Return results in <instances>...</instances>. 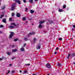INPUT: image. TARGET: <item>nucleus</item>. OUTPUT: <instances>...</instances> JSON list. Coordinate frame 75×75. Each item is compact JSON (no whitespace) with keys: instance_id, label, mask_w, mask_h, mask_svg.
Wrapping results in <instances>:
<instances>
[{"instance_id":"nucleus-1","label":"nucleus","mask_w":75,"mask_h":75,"mask_svg":"<svg viewBox=\"0 0 75 75\" xmlns=\"http://www.w3.org/2000/svg\"><path fill=\"white\" fill-rule=\"evenodd\" d=\"M11 35L9 36V38H11L13 37V36L14 35V33L13 32H11Z\"/></svg>"},{"instance_id":"nucleus-2","label":"nucleus","mask_w":75,"mask_h":75,"mask_svg":"<svg viewBox=\"0 0 75 75\" xmlns=\"http://www.w3.org/2000/svg\"><path fill=\"white\" fill-rule=\"evenodd\" d=\"M15 4H12V6H11V10H14V8H15Z\"/></svg>"},{"instance_id":"nucleus-3","label":"nucleus","mask_w":75,"mask_h":75,"mask_svg":"<svg viewBox=\"0 0 75 75\" xmlns=\"http://www.w3.org/2000/svg\"><path fill=\"white\" fill-rule=\"evenodd\" d=\"M16 15L17 17H21L20 14L19 13H17Z\"/></svg>"},{"instance_id":"nucleus-4","label":"nucleus","mask_w":75,"mask_h":75,"mask_svg":"<svg viewBox=\"0 0 75 75\" xmlns=\"http://www.w3.org/2000/svg\"><path fill=\"white\" fill-rule=\"evenodd\" d=\"M15 2L16 3H17L18 4H21V2L20 0H16Z\"/></svg>"},{"instance_id":"nucleus-5","label":"nucleus","mask_w":75,"mask_h":75,"mask_svg":"<svg viewBox=\"0 0 75 75\" xmlns=\"http://www.w3.org/2000/svg\"><path fill=\"white\" fill-rule=\"evenodd\" d=\"M46 66L47 68H51V65L49 64H46Z\"/></svg>"},{"instance_id":"nucleus-6","label":"nucleus","mask_w":75,"mask_h":75,"mask_svg":"<svg viewBox=\"0 0 75 75\" xmlns=\"http://www.w3.org/2000/svg\"><path fill=\"white\" fill-rule=\"evenodd\" d=\"M35 34V32H33L32 33H30L29 34H28L27 36H30L31 35H33V34Z\"/></svg>"},{"instance_id":"nucleus-7","label":"nucleus","mask_w":75,"mask_h":75,"mask_svg":"<svg viewBox=\"0 0 75 75\" xmlns=\"http://www.w3.org/2000/svg\"><path fill=\"white\" fill-rule=\"evenodd\" d=\"M44 23V21H42L39 22V24L41 25L42 24H43Z\"/></svg>"},{"instance_id":"nucleus-8","label":"nucleus","mask_w":75,"mask_h":75,"mask_svg":"<svg viewBox=\"0 0 75 75\" xmlns=\"http://www.w3.org/2000/svg\"><path fill=\"white\" fill-rule=\"evenodd\" d=\"M3 22L4 23H6V18H4L2 20Z\"/></svg>"},{"instance_id":"nucleus-9","label":"nucleus","mask_w":75,"mask_h":75,"mask_svg":"<svg viewBox=\"0 0 75 75\" xmlns=\"http://www.w3.org/2000/svg\"><path fill=\"white\" fill-rule=\"evenodd\" d=\"M30 13H31V14H33V13H34V11H33L32 10H30Z\"/></svg>"},{"instance_id":"nucleus-10","label":"nucleus","mask_w":75,"mask_h":75,"mask_svg":"<svg viewBox=\"0 0 75 75\" xmlns=\"http://www.w3.org/2000/svg\"><path fill=\"white\" fill-rule=\"evenodd\" d=\"M37 40V39L36 38H34L33 41V43H35V41Z\"/></svg>"},{"instance_id":"nucleus-11","label":"nucleus","mask_w":75,"mask_h":75,"mask_svg":"<svg viewBox=\"0 0 75 75\" xmlns=\"http://www.w3.org/2000/svg\"><path fill=\"white\" fill-rule=\"evenodd\" d=\"M24 40L25 41H27L28 40V38L26 37H25L24 38Z\"/></svg>"},{"instance_id":"nucleus-12","label":"nucleus","mask_w":75,"mask_h":75,"mask_svg":"<svg viewBox=\"0 0 75 75\" xmlns=\"http://www.w3.org/2000/svg\"><path fill=\"white\" fill-rule=\"evenodd\" d=\"M17 51V49H13L12 50V52H16Z\"/></svg>"},{"instance_id":"nucleus-13","label":"nucleus","mask_w":75,"mask_h":75,"mask_svg":"<svg viewBox=\"0 0 75 75\" xmlns=\"http://www.w3.org/2000/svg\"><path fill=\"white\" fill-rule=\"evenodd\" d=\"M21 49L22 51H24V49L23 47H21Z\"/></svg>"},{"instance_id":"nucleus-14","label":"nucleus","mask_w":75,"mask_h":75,"mask_svg":"<svg viewBox=\"0 0 75 75\" xmlns=\"http://www.w3.org/2000/svg\"><path fill=\"white\" fill-rule=\"evenodd\" d=\"M29 3H33V0H30L29 1Z\"/></svg>"},{"instance_id":"nucleus-15","label":"nucleus","mask_w":75,"mask_h":75,"mask_svg":"<svg viewBox=\"0 0 75 75\" xmlns=\"http://www.w3.org/2000/svg\"><path fill=\"white\" fill-rule=\"evenodd\" d=\"M7 54L8 55H10V54H11V52H6Z\"/></svg>"},{"instance_id":"nucleus-16","label":"nucleus","mask_w":75,"mask_h":75,"mask_svg":"<svg viewBox=\"0 0 75 75\" xmlns=\"http://www.w3.org/2000/svg\"><path fill=\"white\" fill-rule=\"evenodd\" d=\"M4 15L3 14L1 16V17H0L1 18H2L3 17H4Z\"/></svg>"},{"instance_id":"nucleus-17","label":"nucleus","mask_w":75,"mask_h":75,"mask_svg":"<svg viewBox=\"0 0 75 75\" xmlns=\"http://www.w3.org/2000/svg\"><path fill=\"white\" fill-rule=\"evenodd\" d=\"M9 28H10L11 29L12 28H14V27L11 26H9Z\"/></svg>"},{"instance_id":"nucleus-18","label":"nucleus","mask_w":75,"mask_h":75,"mask_svg":"<svg viewBox=\"0 0 75 75\" xmlns=\"http://www.w3.org/2000/svg\"><path fill=\"white\" fill-rule=\"evenodd\" d=\"M66 8V5H64L63 6V8L64 9Z\"/></svg>"},{"instance_id":"nucleus-19","label":"nucleus","mask_w":75,"mask_h":75,"mask_svg":"<svg viewBox=\"0 0 75 75\" xmlns=\"http://www.w3.org/2000/svg\"><path fill=\"white\" fill-rule=\"evenodd\" d=\"M22 19L23 20V21H25L26 20V18L25 17H23V18Z\"/></svg>"},{"instance_id":"nucleus-20","label":"nucleus","mask_w":75,"mask_h":75,"mask_svg":"<svg viewBox=\"0 0 75 75\" xmlns=\"http://www.w3.org/2000/svg\"><path fill=\"white\" fill-rule=\"evenodd\" d=\"M39 28H42V25L40 24H39Z\"/></svg>"},{"instance_id":"nucleus-21","label":"nucleus","mask_w":75,"mask_h":75,"mask_svg":"<svg viewBox=\"0 0 75 75\" xmlns=\"http://www.w3.org/2000/svg\"><path fill=\"white\" fill-rule=\"evenodd\" d=\"M11 25H13L14 26H16V23H12Z\"/></svg>"},{"instance_id":"nucleus-22","label":"nucleus","mask_w":75,"mask_h":75,"mask_svg":"<svg viewBox=\"0 0 75 75\" xmlns=\"http://www.w3.org/2000/svg\"><path fill=\"white\" fill-rule=\"evenodd\" d=\"M68 56L67 57V59H69V56H71V54H69Z\"/></svg>"},{"instance_id":"nucleus-23","label":"nucleus","mask_w":75,"mask_h":75,"mask_svg":"<svg viewBox=\"0 0 75 75\" xmlns=\"http://www.w3.org/2000/svg\"><path fill=\"white\" fill-rule=\"evenodd\" d=\"M12 21V18H9V21Z\"/></svg>"},{"instance_id":"nucleus-24","label":"nucleus","mask_w":75,"mask_h":75,"mask_svg":"<svg viewBox=\"0 0 75 75\" xmlns=\"http://www.w3.org/2000/svg\"><path fill=\"white\" fill-rule=\"evenodd\" d=\"M50 24H52V23H53L54 22L53 21H50Z\"/></svg>"},{"instance_id":"nucleus-25","label":"nucleus","mask_w":75,"mask_h":75,"mask_svg":"<svg viewBox=\"0 0 75 75\" xmlns=\"http://www.w3.org/2000/svg\"><path fill=\"white\" fill-rule=\"evenodd\" d=\"M4 8H5V6H3V7H2L1 8L2 10H4Z\"/></svg>"},{"instance_id":"nucleus-26","label":"nucleus","mask_w":75,"mask_h":75,"mask_svg":"<svg viewBox=\"0 0 75 75\" xmlns=\"http://www.w3.org/2000/svg\"><path fill=\"white\" fill-rule=\"evenodd\" d=\"M3 25H0V28H3Z\"/></svg>"},{"instance_id":"nucleus-27","label":"nucleus","mask_w":75,"mask_h":75,"mask_svg":"<svg viewBox=\"0 0 75 75\" xmlns=\"http://www.w3.org/2000/svg\"><path fill=\"white\" fill-rule=\"evenodd\" d=\"M18 39L16 38L15 39H14V41H17L18 40Z\"/></svg>"},{"instance_id":"nucleus-28","label":"nucleus","mask_w":75,"mask_h":75,"mask_svg":"<svg viewBox=\"0 0 75 75\" xmlns=\"http://www.w3.org/2000/svg\"><path fill=\"white\" fill-rule=\"evenodd\" d=\"M59 12H62V9H59Z\"/></svg>"},{"instance_id":"nucleus-29","label":"nucleus","mask_w":75,"mask_h":75,"mask_svg":"<svg viewBox=\"0 0 75 75\" xmlns=\"http://www.w3.org/2000/svg\"><path fill=\"white\" fill-rule=\"evenodd\" d=\"M62 40V38H59V40L60 41H61Z\"/></svg>"},{"instance_id":"nucleus-30","label":"nucleus","mask_w":75,"mask_h":75,"mask_svg":"<svg viewBox=\"0 0 75 75\" xmlns=\"http://www.w3.org/2000/svg\"><path fill=\"white\" fill-rule=\"evenodd\" d=\"M14 16V13H12V16Z\"/></svg>"},{"instance_id":"nucleus-31","label":"nucleus","mask_w":75,"mask_h":75,"mask_svg":"<svg viewBox=\"0 0 75 75\" xmlns=\"http://www.w3.org/2000/svg\"><path fill=\"white\" fill-rule=\"evenodd\" d=\"M27 71L26 70H25L24 71V73L25 74H26V73H27Z\"/></svg>"},{"instance_id":"nucleus-32","label":"nucleus","mask_w":75,"mask_h":75,"mask_svg":"<svg viewBox=\"0 0 75 75\" xmlns=\"http://www.w3.org/2000/svg\"><path fill=\"white\" fill-rule=\"evenodd\" d=\"M23 2L24 3H26V0H23Z\"/></svg>"},{"instance_id":"nucleus-33","label":"nucleus","mask_w":75,"mask_h":75,"mask_svg":"<svg viewBox=\"0 0 75 75\" xmlns=\"http://www.w3.org/2000/svg\"><path fill=\"white\" fill-rule=\"evenodd\" d=\"M26 45H27V43H25L23 46V47H25V46H26Z\"/></svg>"},{"instance_id":"nucleus-34","label":"nucleus","mask_w":75,"mask_h":75,"mask_svg":"<svg viewBox=\"0 0 75 75\" xmlns=\"http://www.w3.org/2000/svg\"><path fill=\"white\" fill-rule=\"evenodd\" d=\"M58 65L59 67H60V66H61V64H60V63H58Z\"/></svg>"},{"instance_id":"nucleus-35","label":"nucleus","mask_w":75,"mask_h":75,"mask_svg":"<svg viewBox=\"0 0 75 75\" xmlns=\"http://www.w3.org/2000/svg\"><path fill=\"white\" fill-rule=\"evenodd\" d=\"M38 47H41V46H40V44H39V46Z\"/></svg>"},{"instance_id":"nucleus-36","label":"nucleus","mask_w":75,"mask_h":75,"mask_svg":"<svg viewBox=\"0 0 75 75\" xmlns=\"http://www.w3.org/2000/svg\"><path fill=\"white\" fill-rule=\"evenodd\" d=\"M40 47H37V48H36V49H37V50H38V49H40Z\"/></svg>"},{"instance_id":"nucleus-37","label":"nucleus","mask_w":75,"mask_h":75,"mask_svg":"<svg viewBox=\"0 0 75 75\" xmlns=\"http://www.w3.org/2000/svg\"><path fill=\"white\" fill-rule=\"evenodd\" d=\"M72 55L73 56H75V53H73Z\"/></svg>"},{"instance_id":"nucleus-38","label":"nucleus","mask_w":75,"mask_h":75,"mask_svg":"<svg viewBox=\"0 0 75 75\" xmlns=\"http://www.w3.org/2000/svg\"><path fill=\"white\" fill-rule=\"evenodd\" d=\"M8 73H10V71H9V70L8 71V73H7L6 74H8Z\"/></svg>"},{"instance_id":"nucleus-39","label":"nucleus","mask_w":75,"mask_h":75,"mask_svg":"<svg viewBox=\"0 0 75 75\" xmlns=\"http://www.w3.org/2000/svg\"><path fill=\"white\" fill-rule=\"evenodd\" d=\"M9 66H10V67H12V64H9Z\"/></svg>"},{"instance_id":"nucleus-40","label":"nucleus","mask_w":75,"mask_h":75,"mask_svg":"<svg viewBox=\"0 0 75 75\" xmlns=\"http://www.w3.org/2000/svg\"><path fill=\"white\" fill-rule=\"evenodd\" d=\"M58 49H59V48H58V47H57V48L56 49V50H58Z\"/></svg>"},{"instance_id":"nucleus-41","label":"nucleus","mask_w":75,"mask_h":75,"mask_svg":"<svg viewBox=\"0 0 75 75\" xmlns=\"http://www.w3.org/2000/svg\"><path fill=\"white\" fill-rule=\"evenodd\" d=\"M73 27H74V28H75V25H73Z\"/></svg>"},{"instance_id":"nucleus-42","label":"nucleus","mask_w":75,"mask_h":75,"mask_svg":"<svg viewBox=\"0 0 75 75\" xmlns=\"http://www.w3.org/2000/svg\"><path fill=\"white\" fill-rule=\"evenodd\" d=\"M26 23H28V22L27 21L26 23H25V25H27V24Z\"/></svg>"},{"instance_id":"nucleus-43","label":"nucleus","mask_w":75,"mask_h":75,"mask_svg":"<svg viewBox=\"0 0 75 75\" xmlns=\"http://www.w3.org/2000/svg\"><path fill=\"white\" fill-rule=\"evenodd\" d=\"M57 54V52H54V54Z\"/></svg>"},{"instance_id":"nucleus-44","label":"nucleus","mask_w":75,"mask_h":75,"mask_svg":"<svg viewBox=\"0 0 75 75\" xmlns=\"http://www.w3.org/2000/svg\"><path fill=\"white\" fill-rule=\"evenodd\" d=\"M12 73H14V71L13 70L12 72Z\"/></svg>"},{"instance_id":"nucleus-45","label":"nucleus","mask_w":75,"mask_h":75,"mask_svg":"<svg viewBox=\"0 0 75 75\" xmlns=\"http://www.w3.org/2000/svg\"><path fill=\"white\" fill-rule=\"evenodd\" d=\"M14 58H15V57H14L12 58V59H14Z\"/></svg>"},{"instance_id":"nucleus-46","label":"nucleus","mask_w":75,"mask_h":75,"mask_svg":"<svg viewBox=\"0 0 75 75\" xmlns=\"http://www.w3.org/2000/svg\"><path fill=\"white\" fill-rule=\"evenodd\" d=\"M0 60H3V59L1 58H0Z\"/></svg>"},{"instance_id":"nucleus-47","label":"nucleus","mask_w":75,"mask_h":75,"mask_svg":"<svg viewBox=\"0 0 75 75\" xmlns=\"http://www.w3.org/2000/svg\"><path fill=\"white\" fill-rule=\"evenodd\" d=\"M20 73H21V72H22V71H21V70H20Z\"/></svg>"},{"instance_id":"nucleus-48","label":"nucleus","mask_w":75,"mask_h":75,"mask_svg":"<svg viewBox=\"0 0 75 75\" xmlns=\"http://www.w3.org/2000/svg\"><path fill=\"white\" fill-rule=\"evenodd\" d=\"M28 66H30V64H28Z\"/></svg>"},{"instance_id":"nucleus-49","label":"nucleus","mask_w":75,"mask_h":75,"mask_svg":"<svg viewBox=\"0 0 75 75\" xmlns=\"http://www.w3.org/2000/svg\"><path fill=\"white\" fill-rule=\"evenodd\" d=\"M15 47V45H13L12 46V47Z\"/></svg>"},{"instance_id":"nucleus-50","label":"nucleus","mask_w":75,"mask_h":75,"mask_svg":"<svg viewBox=\"0 0 75 75\" xmlns=\"http://www.w3.org/2000/svg\"><path fill=\"white\" fill-rule=\"evenodd\" d=\"M74 28H72V31H74Z\"/></svg>"},{"instance_id":"nucleus-51","label":"nucleus","mask_w":75,"mask_h":75,"mask_svg":"<svg viewBox=\"0 0 75 75\" xmlns=\"http://www.w3.org/2000/svg\"><path fill=\"white\" fill-rule=\"evenodd\" d=\"M2 32L1 31H0V33H2Z\"/></svg>"},{"instance_id":"nucleus-52","label":"nucleus","mask_w":75,"mask_h":75,"mask_svg":"<svg viewBox=\"0 0 75 75\" xmlns=\"http://www.w3.org/2000/svg\"><path fill=\"white\" fill-rule=\"evenodd\" d=\"M25 66H28V64H25Z\"/></svg>"},{"instance_id":"nucleus-53","label":"nucleus","mask_w":75,"mask_h":75,"mask_svg":"<svg viewBox=\"0 0 75 75\" xmlns=\"http://www.w3.org/2000/svg\"><path fill=\"white\" fill-rule=\"evenodd\" d=\"M34 1H38V0H34Z\"/></svg>"},{"instance_id":"nucleus-54","label":"nucleus","mask_w":75,"mask_h":75,"mask_svg":"<svg viewBox=\"0 0 75 75\" xmlns=\"http://www.w3.org/2000/svg\"><path fill=\"white\" fill-rule=\"evenodd\" d=\"M26 10H28V9H27V8H26Z\"/></svg>"},{"instance_id":"nucleus-55","label":"nucleus","mask_w":75,"mask_h":75,"mask_svg":"<svg viewBox=\"0 0 75 75\" xmlns=\"http://www.w3.org/2000/svg\"><path fill=\"white\" fill-rule=\"evenodd\" d=\"M71 40H73V38H71Z\"/></svg>"},{"instance_id":"nucleus-56","label":"nucleus","mask_w":75,"mask_h":75,"mask_svg":"<svg viewBox=\"0 0 75 75\" xmlns=\"http://www.w3.org/2000/svg\"><path fill=\"white\" fill-rule=\"evenodd\" d=\"M33 75H36V74H33Z\"/></svg>"},{"instance_id":"nucleus-57","label":"nucleus","mask_w":75,"mask_h":75,"mask_svg":"<svg viewBox=\"0 0 75 75\" xmlns=\"http://www.w3.org/2000/svg\"><path fill=\"white\" fill-rule=\"evenodd\" d=\"M25 11H26V12H27V10H25Z\"/></svg>"},{"instance_id":"nucleus-58","label":"nucleus","mask_w":75,"mask_h":75,"mask_svg":"<svg viewBox=\"0 0 75 75\" xmlns=\"http://www.w3.org/2000/svg\"><path fill=\"white\" fill-rule=\"evenodd\" d=\"M0 6H1V3L0 2Z\"/></svg>"},{"instance_id":"nucleus-59","label":"nucleus","mask_w":75,"mask_h":75,"mask_svg":"<svg viewBox=\"0 0 75 75\" xmlns=\"http://www.w3.org/2000/svg\"><path fill=\"white\" fill-rule=\"evenodd\" d=\"M32 25H34V24H33V23H32Z\"/></svg>"},{"instance_id":"nucleus-60","label":"nucleus","mask_w":75,"mask_h":75,"mask_svg":"<svg viewBox=\"0 0 75 75\" xmlns=\"http://www.w3.org/2000/svg\"><path fill=\"white\" fill-rule=\"evenodd\" d=\"M31 20V19H29V20Z\"/></svg>"},{"instance_id":"nucleus-61","label":"nucleus","mask_w":75,"mask_h":75,"mask_svg":"<svg viewBox=\"0 0 75 75\" xmlns=\"http://www.w3.org/2000/svg\"><path fill=\"white\" fill-rule=\"evenodd\" d=\"M47 75H50V74H47Z\"/></svg>"},{"instance_id":"nucleus-62","label":"nucleus","mask_w":75,"mask_h":75,"mask_svg":"<svg viewBox=\"0 0 75 75\" xmlns=\"http://www.w3.org/2000/svg\"><path fill=\"white\" fill-rule=\"evenodd\" d=\"M64 21H65V20H64Z\"/></svg>"},{"instance_id":"nucleus-63","label":"nucleus","mask_w":75,"mask_h":75,"mask_svg":"<svg viewBox=\"0 0 75 75\" xmlns=\"http://www.w3.org/2000/svg\"><path fill=\"white\" fill-rule=\"evenodd\" d=\"M0 18H1L0 17Z\"/></svg>"}]
</instances>
